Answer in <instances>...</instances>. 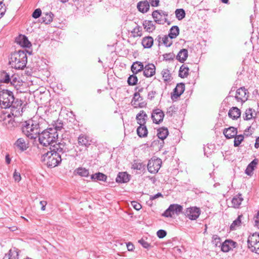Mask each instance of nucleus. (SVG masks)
I'll return each mask as SVG.
<instances>
[{
    "label": "nucleus",
    "mask_w": 259,
    "mask_h": 259,
    "mask_svg": "<svg viewBox=\"0 0 259 259\" xmlns=\"http://www.w3.org/2000/svg\"><path fill=\"white\" fill-rule=\"evenodd\" d=\"M64 145L60 143L48 148H43L41 152L42 160L46 162L49 167H55L61 161V153H63Z\"/></svg>",
    "instance_id": "1"
},
{
    "label": "nucleus",
    "mask_w": 259,
    "mask_h": 259,
    "mask_svg": "<svg viewBox=\"0 0 259 259\" xmlns=\"http://www.w3.org/2000/svg\"><path fill=\"white\" fill-rule=\"evenodd\" d=\"M24 50H19L11 54L9 63L12 68L16 69H23L26 65L27 56Z\"/></svg>",
    "instance_id": "2"
},
{
    "label": "nucleus",
    "mask_w": 259,
    "mask_h": 259,
    "mask_svg": "<svg viewBox=\"0 0 259 259\" xmlns=\"http://www.w3.org/2000/svg\"><path fill=\"white\" fill-rule=\"evenodd\" d=\"M52 127H49L48 123L44 118L38 115L33 116V130H61L63 128L64 123L60 119L53 121L52 123Z\"/></svg>",
    "instance_id": "3"
},
{
    "label": "nucleus",
    "mask_w": 259,
    "mask_h": 259,
    "mask_svg": "<svg viewBox=\"0 0 259 259\" xmlns=\"http://www.w3.org/2000/svg\"><path fill=\"white\" fill-rule=\"evenodd\" d=\"M57 131H42L38 139L40 145L47 148L48 147L50 148L52 146H54V145L58 144L57 140L58 134Z\"/></svg>",
    "instance_id": "4"
},
{
    "label": "nucleus",
    "mask_w": 259,
    "mask_h": 259,
    "mask_svg": "<svg viewBox=\"0 0 259 259\" xmlns=\"http://www.w3.org/2000/svg\"><path fill=\"white\" fill-rule=\"evenodd\" d=\"M16 101L13 93L7 90L0 91V106L4 108H10Z\"/></svg>",
    "instance_id": "5"
},
{
    "label": "nucleus",
    "mask_w": 259,
    "mask_h": 259,
    "mask_svg": "<svg viewBox=\"0 0 259 259\" xmlns=\"http://www.w3.org/2000/svg\"><path fill=\"white\" fill-rule=\"evenodd\" d=\"M50 75V72L47 70V67L39 70L38 72L33 71V83L35 82L38 85H42L44 81Z\"/></svg>",
    "instance_id": "6"
},
{
    "label": "nucleus",
    "mask_w": 259,
    "mask_h": 259,
    "mask_svg": "<svg viewBox=\"0 0 259 259\" xmlns=\"http://www.w3.org/2000/svg\"><path fill=\"white\" fill-rule=\"evenodd\" d=\"M247 246L251 252L259 254V234L255 233L249 236Z\"/></svg>",
    "instance_id": "7"
},
{
    "label": "nucleus",
    "mask_w": 259,
    "mask_h": 259,
    "mask_svg": "<svg viewBox=\"0 0 259 259\" xmlns=\"http://www.w3.org/2000/svg\"><path fill=\"white\" fill-rule=\"evenodd\" d=\"M37 89L33 91V98L34 102L37 104H43L46 101V98L47 97L48 93L46 89L42 85H39Z\"/></svg>",
    "instance_id": "8"
},
{
    "label": "nucleus",
    "mask_w": 259,
    "mask_h": 259,
    "mask_svg": "<svg viewBox=\"0 0 259 259\" xmlns=\"http://www.w3.org/2000/svg\"><path fill=\"white\" fill-rule=\"evenodd\" d=\"M183 210V207L178 204H170L168 208L163 212L162 215L165 217H172L175 213L177 215L180 214Z\"/></svg>",
    "instance_id": "9"
},
{
    "label": "nucleus",
    "mask_w": 259,
    "mask_h": 259,
    "mask_svg": "<svg viewBox=\"0 0 259 259\" xmlns=\"http://www.w3.org/2000/svg\"><path fill=\"white\" fill-rule=\"evenodd\" d=\"M162 164L161 160L160 158H151L149 160L147 164V169L151 174L157 173Z\"/></svg>",
    "instance_id": "10"
},
{
    "label": "nucleus",
    "mask_w": 259,
    "mask_h": 259,
    "mask_svg": "<svg viewBox=\"0 0 259 259\" xmlns=\"http://www.w3.org/2000/svg\"><path fill=\"white\" fill-rule=\"evenodd\" d=\"M184 213L189 219L196 220L200 214V210L197 207H190L186 209Z\"/></svg>",
    "instance_id": "11"
},
{
    "label": "nucleus",
    "mask_w": 259,
    "mask_h": 259,
    "mask_svg": "<svg viewBox=\"0 0 259 259\" xmlns=\"http://www.w3.org/2000/svg\"><path fill=\"white\" fill-rule=\"evenodd\" d=\"M21 101L18 99L16 100L15 103H13L11 106H10L11 114L14 117H19L21 115L23 112V108L21 107Z\"/></svg>",
    "instance_id": "12"
},
{
    "label": "nucleus",
    "mask_w": 259,
    "mask_h": 259,
    "mask_svg": "<svg viewBox=\"0 0 259 259\" xmlns=\"http://www.w3.org/2000/svg\"><path fill=\"white\" fill-rule=\"evenodd\" d=\"M148 117L145 112L143 110L141 111L136 116V119L137 120L138 123L140 125L137 130H147L146 126L145 125L146 120Z\"/></svg>",
    "instance_id": "13"
},
{
    "label": "nucleus",
    "mask_w": 259,
    "mask_h": 259,
    "mask_svg": "<svg viewBox=\"0 0 259 259\" xmlns=\"http://www.w3.org/2000/svg\"><path fill=\"white\" fill-rule=\"evenodd\" d=\"M184 91L185 84L183 83H178L171 94V99L172 100L177 99L184 93Z\"/></svg>",
    "instance_id": "14"
},
{
    "label": "nucleus",
    "mask_w": 259,
    "mask_h": 259,
    "mask_svg": "<svg viewBox=\"0 0 259 259\" xmlns=\"http://www.w3.org/2000/svg\"><path fill=\"white\" fill-rule=\"evenodd\" d=\"M164 116V113L161 110L156 109L153 110L151 115V118L154 123L158 124L162 121Z\"/></svg>",
    "instance_id": "15"
},
{
    "label": "nucleus",
    "mask_w": 259,
    "mask_h": 259,
    "mask_svg": "<svg viewBox=\"0 0 259 259\" xmlns=\"http://www.w3.org/2000/svg\"><path fill=\"white\" fill-rule=\"evenodd\" d=\"M246 94L247 90L244 88H240L237 90L235 98L238 102H244L247 99Z\"/></svg>",
    "instance_id": "16"
},
{
    "label": "nucleus",
    "mask_w": 259,
    "mask_h": 259,
    "mask_svg": "<svg viewBox=\"0 0 259 259\" xmlns=\"http://www.w3.org/2000/svg\"><path fill=\"white\" fill-rule=\"evenodd\" d=\"M15 42L22 47H29L31 46V42L28 40V38L24 35L20 34L16 37Z\"/></svg>",
    "instance_id": "17"
},
{
    "label": "nucleus",
    "mask_w": 259,
    "mask_h": 259,
    "mask_svg": "<svg viewBox=\"0 0 259 259\" xmlns=\"http://www.w3.org/2000/svg\"><path fill=\"white\" fill-rule=\"evenodd\" d=\"M156 68L153 64H148L144 67L143 74L146 77L153 76L155 73Z\"/></svg>",
    "instance_id": "18"
},
{
    "label": "nucleus",
    "mask_w": 259,
    "mask_h": 259,
    "mask_svg": "<svg viewBox=\"0 0 259 259\" xmlns=\"http://www.w3.org/2000/svg\"><path fill=\"white\" fill-rule=\"evenodd\" d=\"M162 13L157 10L154 11L152 13V17L155 22L159 24H163L167 20L166 18H163Z\"/></svg>",
    "instance_id": "19"
},
{
    "label": "nucleus",
    "mask_w": 259,
    "mask_h": 259,
    "mask_svg": "<svg viewBox=\"0 0 259 259\" xmlns=\"http://www.w3.org/2000/svg\"><path fill=\"white\" fill-rule=\"evenodd\" d=\"M79 144L89 147L92 142L91 138L85 135H80L78 138Z\"/></svg>",
    "instance_id": "20"
},
{
    "label": "nucleus",
    "mask_w": 259,
    "mask_h": 259,
    "mask_svg": "<svg viewBox=\"0 0 259 259\" xmlns=\"http://www.w3.org/2000/svg\"><path fill=\"white\" fill-rule=\"evenodd\" d=\"M35 65L33 63V68L35 67L36 69H37L38 71L41 69H44L47 66L46 64V60L44 58H40L39 57L36 58L35 57Z\"/></svg>",
    "instance_id": "21"
},
{
    "label": "nucleus",
    "mask_w": 259,
    "mask_h": 259,
    "mask_svg": "<svg viewBox=\"0 0 259 259\" xmlns=\"http://www.w3.org/2000/svg\"><path fill=\"white\" fill-rule=\"evenodd\" d=\"M241 111L236 107H232L229 111L228 116L233 120L237 119L240 117Z\"/></svg>",
    "instance_id": "22"
},
{
    "label": "nucleus",
    "mask_w": 259,
    "mask_h": 259,
    "mask_svg": "<svg viewBox=\"0 0 259 259\" xmlns=\"http://www.w3.org/2000/svg\"><path fill=\"white\" fill-rule=\"evenodd\" d=\"M149 8V3L147 1L140 2L137 4L138 10L143 13L147 12Z\"/></svg>",
    "instance_id": "23"
},
{
    "label": "nucleus",
    "mask_w": 259,
    "mask_h": 259,
    "mask_svg": "<svg viewBox=\"0 0 259 259\" xmlns=\"http://www.w3.org/2000/svg\"><path fill=\"white\" fill-rule=\"evenodd\" d=\"M130 176L126 172H119L116 178V181L118 183H127L130 180Z\"/></svg>",
    "instance_id": "24"
},
{
    "label": "nucleus",
    "mask_w": 259,
    "mask_h": 259,
    "mask_svg": "<svg viewBox=\"0 0 259 259\" xmlns=\"http://www.w3.org/2000/svg\"><path fill=\"white\" fill-rule=\"evenodd\" d=\"M144 69L143 63L140 61H136L134 62L131 66V70L135 74L140 72Z\"/></svg>",
    "instance_id": "25"
},
{
    "label": "nucleus",
    "mask_w": 259,
    "mask_h": 259,
    "mask_svg": "<svg viewBox=\"0 0 259 259\" xmlns=\"http://www.w3.org/2000/svg\"><path fill=\"white\" fill-rule=\"evenodd\" d=\"M256 115L255 110L252 108H249L247 109L245 113L243 114L242 117L245 120H249L254 118Z\"/></svg>",
    "instance_id": "26"
},
{
    "label": "nucleus",
    "mask_w": 259,
    "mask_h": 259,
    "mask_svg": "<svg viewBox=\"0 0 259 259\" xmlns=\"http://www.w3.org/2000/svg\"><path fill=\"white\" fill-rule=\"evenodd\" d=\"M188 56V50L186 49L181 50L176 56L177 59L181 63H184Z\"/></svg>",
    "instance_id": "27"
},
{
    "label": "nucleus",
    "mask_w": 259,
    "mask_h": 259,
    "mask_svg": "<svg viewBox=\"0 0 259 259\" xmlns=\"http://www.w3.org/2000/svg\"><path fill=\"white\" fill-rule=\"evenodd\" d=\"M153 38L152 37L148 36L143 37L142 39V45L145 49H149L152 47L153 45Z\"/></svg>",
    "instance_id": "28"
},
{
    "label": "nucleus",
    "mask_w": 259,
    "mask_h": 259,
    "mask_svg": "<svg viewBox=\"0 0 259 259\" xmlns=\"http://www.w3.org/2000/svg\"><path fill=\"white\" fill-rule=\"evenodd\" d=\"M243 200V198L242 197V195L241 194H238L235 196L232 200V203L233 206L234 208H238L240 204H241L242 201Z\"/></svg>",
    "instance_id": "29"
},
{
    "label": "nucleus",
    "mask_w": 259,
    "mask_h": 259,
    "mask_svg": "<svg viewBox=\"0 0 259 259\" xmlns=\"http://www.w3.org/2000/svg\"><path fill=\"white\" fill-rule=\"evenodd\" d=\"M143 25L144 28L149 32H151L155 29V25L152 21L145 20L143 21Z\"/></svg>",
    "instance_id": "30"
},
{
    "label": "nucleus",
    "mask_w": 259,
    "mask_h": 259,
    "mask_svg": "<svg viewBox=\"0 0 259 259\" xmlns=\"http://www.w3.org/2000/svg\"><path fill=\"white\" fill-rule=\"evenodd\" d=\"M189 69L186 64H183L180 68L179 76L181 78L187 77L189 74Z\"/></svg>",
    "instance_id": "31"
},
{
    "label": "nucleus",
    "mask_w": 259,
    "mask_h": 259,
    "mask_svg": "<svg viewBox=\"0 0 259 259\" xmlns=\"http://www.w3.org/2000/svg\"><path fill=\"white\" fill-rule=\"evenodd\" d=\"M54 15L52 13L44 14L41 18L40 22L45 24L50 23L53 21Z\"/></svg>",
    "instance_id": "32"
},
{
    "label": "nucleus",
    "mask_w": 259,
    "mask_h": 259,
    "mask_svg": "<svg viewBox=\"0 0 259 259\" xmlns=\"http://www.w3.org/2000/svg\"><path fill=\"white\" fill-rule=\"evenodd\" d=\"M15 145L22 151L26 150L28 147L27 144L22 138L18 139L15 142Z\"/></svg>",
    "instance_id": "33"
},
{
    "label": "nucleus",
    "mask_w": 259,
    "mask_h": 259,
    "mask_svg": "<svg viewBox=\"0 0 259 259\" xmlns=\"http://www.w3.org/2000/svg\"><path fill=\"white\" fill-rule=\"evenodd\" d=\"M180 29L178 26H172L169 31L168 36L170 38H175L179 34Z\"/></svg>",
    "instance_id": "34"
},
{
    "label": "nucleus",
    "mask_w": 259,
    "mask_h": 259,
    "mask_svg": "<svg viewBox=\"0 0 259 259\" xmlns=\"http://www.w3.org/2000/svg\"><path fill=\"white\" fill-rule=\"evenodd\" d=\"M161 74L164 82H169L171 79V75L168 69H164L162 70Z\"/></svg>",
    "instance_id": "35"
},
{
    "label": "nucleus",
    "mask_w": 259,
    "mask_h": 259,
    "mask_svg": "<svg viewBox=\"0 0 259 259\" xmlns=\"http://www.w3.org/2000/svg\"><path fill=\"white\" fill-rule=\"evenodd\" d=\"M18 249L15 247L11 248L8 254V259H18Z\"/></svg>",
    "instance_id": "36"
},
{
    "label": "nucleus",
    "mask_w": 259,
    "mask_h": 259,
    "mask_svg": "<svg viewBox=\"0 0 259 259\" xmlns=\"http://www.w3.org/2000/svg\"><path fill=\"white\" fill-rule=\"evenodd\" d=\"M91 178L92 180H97L99 181L105 182L106 181L107 176L103 173L97 172L92 175L91 177Z\"/></svg>",
    "instance_id": "37"
},
{
    "label": "nucleus",
    "mask_w": 259,
    "mask_h": 259,
    "mask_svg": "<svg viewBox=\"0 0 259 259\" xmlns=\"http://www.w3.org/2000/svg\"><path fill=\"white\" fill-rule=\"evenodd\" d=\"M242 217V215H239L238 218L233 222L230 227L231 230H234L240 226L241 223V218Z\"/></svg>",
    "instance_id": "38"
},
{
    "label": "nucleus",
    "mask_w": 259,
    "mask_h": 259,
    "mask_svg": "<svg viewBox=\"0 0 259 259\" xmlns=\"http://www.w3.org/2000/svg\"><path fill=\"white\" fill-rule=\"evenodd\" d=\"M11 80L10 75L6 71L1 72L0 74V82L4 83H9Z\"/></svg>",
    "instance_id": "39"
},
{
    "label": "nucleus",
    "mask_w": 259,
    "mask_h": 259,
    "mask_svg": "<svg viewBox=\"0 0 259 259\" xmlns=\"http://www.w3.org/2000/svg\"><path fill=\"white\" fill-rule=\"evenodd\" d=\"M75 171L81 177H88L89 175V170L83 167H78Z\"/></svg>",
    "instance_id": "40"
},
{
    "label": "nucleus",
    "mask_w": 259,
    "mask_h": 259,
    "mask_svg": "<svg viewBox=\"0 0 259 259\" xmlns=\"http://www.w3.org/2000/svg\"><path fill=\"white\" fill-rule=\"evenodd\" d=\"M176 18L179 20H181L185 17L186 13L183 9H178L175 11Z\"/></svg>",
    "instance_id": "41"
},
{
    "label": "nucleus",
    "mask_w": 259,
    "mask_h": 259,
    "mask_svg": "<svg viewBox=\"0 0 259 259\" xmlns=\"http://www.w3.org/2000/svg\"><path fill=\"white\" fill-rule=\"evenodd\" d=\"M142 28L140 26H137L131 31L133 34V37H136L137 36H141L142 35Z\"/></svg>",
    "instance_id": "42"
},
{
    "label": "nucleus",
    "mask_w": 259,
    "mask_h": 259,
    "mask_svg": "<svg viewBox=\"0 0 259 259\" xmlns=\"http://www.w3.org/2000/svg\"><path fill=\"white\" fill-rule=\"evenodd\" d=\"M223 134L227 139L234 138L237 134V131H223Z\"/></svg>",
    "instance_id": "43"
},
{
    "label": "nucleus",
    "mask_w": 259,
    "mask_h": 259,
    "mask_svg": "<svg viewBox=\"0 0 259 259\" xmlns=\"http://www.w3.org/2000/svg\"><path fill=\"white\" fill-rule=\"evenodd\" d=\"M138 82V78L136 74L131 75L127 79V83L130 85H136Z\"/></svg>",
    "instance_id": "44"
},
{
    "label": "nucleus",
    "mask_w": 259,
    "mask_h": 259,
    "mask_svg": "<svg viewBox=\"0 0 259 259\" xmlns=\"http://www.w3.org/2000/svg\"><path fill=\"white\" fill-rule=\"evenodd\" d=\"M234 147H237L239 146L241 143L244 140V136L242 135H236V136L234 138Z\"/></svg>",
    "instance_id": "45"
},
{
    "label": "nucleus",
    "mask_w": 259,
    "mask_h": 259,
    "mask_svg": "<svg viewBox=\"0 0 259 259\" xmlns=\"http://www.w3.org/2000/svg\"><path fill=\"white\" fill-rule=\"evenodd\" d=\"M172 38H170L168 35L163 36L162 44L166 47H169L172 44Z\"/></svg>",
    "instance_id": "46"
},
{
    "label": "nucleus",
    "mask_w": 259,
    "mask_h": 259,
    "mask_svg": "<svg viewBox=\"0 0 259 259\" xmlns=\"http://www.w3.org/2000/svg\"><path fill=\"white\" fill-rule=\"evenodd\" d=\"M157 137L159 139L163 140L165 139L168 134V131H157Z\"/></svg>",
    "instance_id": "47"
},
{
    "label": "nucleus",
    "mask_w": 259,
    "mask_h": 259,
    "mask_svg": "<svg viewBox=\"0 0 259 259\" xmlns=\"http://www.w3.org/2000/svg\"><path fill=\"white\" fill-rule=\"evenodd\" d=\"M163 60L170 61L174 60L175 55L173 53H166L163 55Z\"/></svg>",
    "instance_id": "48"
},
{
    "label": "nucleus",
    "mask_w": 259,
    "mask_h": 259,
    "mask_svg": "<svg viewBox=\"0 0 259 259\" xmlns=\"http://www.w3.org/2000/svg\"><path fill=\"white\" fill-rule=\"evenodd\" d=\"M132 168H133L134 169L141 170L144 168V166L141 163L134 162L132 164Z\"/></svg>",
    "instance_id": "49"
},
{
    "label": "nucleus",
    "mask_w": 259,
    "mask_h": 259,
    "mask_svg": "<svg viewBox=\"0 0 259 259\" xmlns=\"http://www.w3.org/2000/svg\"><path fill=\"white\" fill-rule=\"evenodd\" d=\"M142 90H143V88H141L139 90V91L138 93L137 92L135 93L134 94V97H133L132 100H135V101H136L138 102L141 101L143 100V99L140 96L139 92H142Z\"/></svg>",
    "instance_id": "50"
},
{
    "label": "nucleus",
    "mask_w": 259,
    "mask_h": 259,
    "mask_svg": "<svg viewBox=\"0 0 259 259\" xmlns=\"http://www.w3.org/2000/svg\"><path fill=\"white\" fill-rule=\"evenodd\" d=\"M220 244L221 246V250L223 252H227L231 250V248L229 247V245H228V243L227 244V243H226L225 241L222 244L220 243Z\"/></svg>",
    "instance_id": "51"
},
{
    "label": "nucleus",
    "mask_w": 259,
    "mask_h": 259,
    "mask_svg": "<svg viewBox=\"0 0 259 259\" xmlns=\"http://www.w3.org/2000/svg\"><path fill=\"white\" fill-rule=\"evenodd\" d=\"M257 163V160L256 159H254L247 166L248 169H250V171H253L254 170V167L256 165Z\"/></svg>",
    "instance_id": "52"
},
{
    "label": "nucleus",
    "mask_w": 259,
    "mask_h": 259,
    "mask_svg": "<svg viewBox=\"0 0 259 259\" xmlns=\"http://www.w3.org/2000/svg\"><path fill=\"white\" fill-rule=\"evenodd\" d=\"M138 242L145 248L148 249L150 247V244L146 241L144 239H141L138 241Z\"/></svg>",
    "instance_id": "53"
},
{
    "label": "nucleus",
    "mask_w": 259,
    "mask_h": 259,
    "mask_svg": "<svg viewBox=\"0 0 259 259\" xmlns=\"http://www.w3.org/2000/svg\"><path fill=\"white\" fill-rule=\"evenodd\" d=\"M42 12L40 9L38 8L33 11V19H36L39 18L41 15Z\"/></svg>",
    "instance_id": "54"
},
{
    "label": "nucleus",
    "mask_w": 259,
    "mask_h": 259,
    "mask_svg": "<svg viewBox=\"0 0 259 259\" xmlns=\"http://www.w3.org/2000/svg\"><path fill=\"white\" fill-rule=\"evenodd\" d=\"M46 204L47 202L46 201H36L35 202V205L38 207L40 206L42 210H45Z\"/></svg>",
    "instance_id": "55"
},
{
    "label": "nucleus",
    "mask_w": 259,
    "mask_h": 259,
    "mask_svg": "<svg viewBox=\"0 0 259 259\" xmlns=\"http://www.w3.org/2000/svg\"><path fill=\"white\" fill-rule=\"evenodd\" d=\"M225 242L227 243V244L228 243V244L229 245V247L231 248V249H232L233 248L236 247L237 245V243L236 242L231 240H226Z\"/></svg>",
    "instance_id": "56"
},
{
    "label": "nucleus",
    "mask_w": 259,
    "mask_h": 259,
    "mask_svg": "<svg viewBox=\"0 0 259 259\" xmlns=\"http://www.w3.org/2000/svg\"><path fill=\"white\" fill-rule=\"evenodd\" d=\"M157 235L159 238H163L166 235V232L164 230H159L157 232Z\"/></svg>",
    "instance_id": "57"
},
{
    "label": "nucleus",
    "mask_w": 259,
    "mask_h": 259,
    "mask_svg": "<svg viewBox=\"0 0 259 259\" xmlns=\"http://www.w3.org/2000/svg\"><path fill=\"white\" fill-rule=\"evenodd\" d=\"M176 112V108L174 106H170L167 108V114L169 116H172L173 113Z\"/></svg>",
    "instance_id": "58"
},
{
    "label": "nucleus",
    "mask_w": 259,
    "mask_h": 259,
    "mask_svg": "<svg viewBox=\"0 0 259 259\" xmlns=\"http://www.w3.org/2000/svg\"><path fill=\"white\" fill-rule=\"evenodd\" d=\"M131 203L133 207L137 210H139L142 208L141 205L136 201H132Z\"/></svg>",
    "instance_id": "59"
},
{
    "label": "nucleus",
    "mask_w": 259,
    "mask_h": 259,
    "mask_svg": "<svg viewBox=\"0 0 259 259\" xmlns=\"http://www.w3.org/2000/svg\"><path fill=\"white\" fill-rule=\"evenodd\" d=\"M157 94V93L155 91H149L148 94L147 98L150 100H152L155 96V95Z\"/></svg>",
    "instance_id": "60"
},
{
    "label": "nucleus",
    "mask_w": 259,
    "mask_h": 259,
    "mask_svg": "<svg viewBox=\"0 0 259 259\" xmlns=\"http://www.w3.org/2000/svg\"><path fill=\"white\" fill-rule=\"evenodd\" d=\"M13 178L15 181L18 182H19L21 179L20 174L18 172H17L16 170H15L13 174Z\"/></svg>",
    "instance_id": "61"
},
{
    "label": "nucleus",
    "mask_w": 259,
    "mask_h": 259,
    "mask_svg": "<svg viewBox=\"0 0 259 259\" xmlns=\"http://www.w3.org/2000/svg\"><path fill=\"white\" fill-rule=\"evenodd\" d=\"M138 135L140 137H145L147 136L148 131H136Z\"/></svg>",
    "instance_id": "62"
},
{
    "label": "nucleus",
    "mask_w": 259,
    "mask_h": 259,
    "mask_svg": "<svg viewBox=\"0 0 259 259\" xmlns=\"http://www.w3.org/2000/svg\"><path fill=\"white\" fill-rule=\"evenodd\" d=\"M6 11V7L5 5L2 6V5H0V18H1L3 15L5 14Z\"/></svg>",
    "instance_id": "63"
},
{
    "label": "nucleus",
    "mask_w": 259,
    "mask_h": 259,
    "mask_svg": "<svg viewBox=\"0 0 259 259\" xmlns=\"http://www.w3.org/2000/svg\"><path fill=\"white\" fill-rule=\"evenodd\" d=\"M255 226L259 227V211L257 212L256 216L254 218Z\"/></svg>",
    "instance_id": "64"
}]
</instances>
